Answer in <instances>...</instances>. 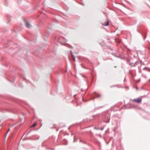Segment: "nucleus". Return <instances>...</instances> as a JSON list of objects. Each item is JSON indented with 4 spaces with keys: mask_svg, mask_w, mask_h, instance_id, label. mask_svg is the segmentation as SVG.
I'll return each mask as SVG.
<instances>
[{
    "mask_svg": "<svg viewBox=\"0 0 150 150\" xmlns=\"http://www.w3.org/2000/svg\"><path fill=\"white\" fill-rule=\"evenodd\" d=\"M133 101L134 102H136L137 103H141L142 102V99L139 98H137L134 99L133 100Z\"/></svg>",
    "mask_w": 150,
    "mask_h": 150,
    "instance_id": "obj_1",
    "label": "nucleus"
},
{
    "mask_svg": "<svg viewBox=\"0 0 150 150\" xmlns=\"http://www.w3.org/2000/svg\"><path fill=\"white\" fill-rule=\"evenodd\" d=\"M25 25L26 27L28 28H29L31 27V25L30 23L27 21H25Z\"/></svg>",
    "mask_w": 150,
    "mask_h": 150,
    "instance_id": "obj_2",
    "label": "nucleus"
},
{
    "mask_svg": "<svg viewBox=\"0 0 150 150\" xmlns=\"http://www.w3.org/2000/svg\"><path fill=\"white\" fill-rule=\"evenodd\" d=\"M109 24L108 21L107 20H106V21L102 24L103 26H108Z\"/></svg>",
    "mask_w": 150,
    "mask_h": 150,
    "instance_id": "obj_3",
    "label": "nucleus"
},
{
    "mask_svg": "<svg viewBox=\"0 0 150 150\" xmlns=\"http://www.w3.org/2000/svg\"><path fill=\"white\" fill-rule=\"evenodd\" d=\"M37 122H36L35 123H34L33 125H31V127H34L37 125Z\"/></svg>",
    "mask_w": 150,
    "mask_h": 150,
    "instance_id": "obj_4",
    "label": "nucleus"
},
{
    "mask_svg": "<svg viewBox=\"0 0 150 150\" xmlns=\"http://www.w3.org/2000/svg\"><path fill=\"white\" fill-rule=\"evenodd\" d=\"M72 58L73 59V60L74 61L75 60V57L74 55H72Z\"/></svg>",
    "mask_w": 150,
    "mask_h": 150,
    "instance_id": "obj_5",
    "label": "nucleus"
},
{
    "mask_svg": "<svg viewBox=\"0 0 150 150\" xmlns=\"http://www.w3.org/2000/svg\"><path fill=\"white\" fill-rule=\"evenodd\" d=\"M145 69H149V68H147V67H145L143 69V70H145Z\"/></svg>",
    "mask_w": 150,
    "mask_h": 150,
    "instance_id": "obj_6",
    "label": "nucleus"
},
{
    "mask_svg": "<svg viewBox=\"0 0 150 150\" xmlns=\"http://www.w3.org/2000/svg\"><path fill=\"white\" fill-rule=\"evenodd\" d=\"M71 56L72 57V55H73V53H72V52L71 51Z\"/></svg>",
    "mask_w": 150,
    "mask_h": 150,
    "instance_id": "obj_7",
    "label": "nucleus"
},
{
    "mask_svg": "<svg viewBox=\"0 0 150 150\" xmlns=\"http://www.w3.org/2000/svg\"><path fill=\"white\" fill-rule=\"evenodd\" d=\"M9 131V130H8V131L7 132V133H8V132Z\"/></svg>",
    "mask_w": 150,
    "mask_h": 150,
    "instance_id": "obj_8",
    "label": "nucleus"
},
{
    "mask_svg": "<svg viewBox=\"0 0 150 150\" xmlns=\"http://www.w3.org/2000/svg\"><path fill=\"white\" fill-rule=\"evenodd\" d=\"M100 96L99 95H98V97H100Z\"/></svg>",
    "mask_w": 150,
    "mask_h": 150,
    "instance_id": "obj_9",
    "label": "nucleus"
},
{
    "mask_svg": "<svg viewBox=\"0 0 150 150\" xmlns=\"http://www.w3.org/2000/svg\"><path fill=\"white\" fill-rule=\"evenodd\" d=\"M149 71H150V69H149Z\"/></svg>",
    "mask_w": 150,
    "mask_h": 150,
    "instance_id": "obj_10",
    "label": "nucleus"
}]
</instances>
